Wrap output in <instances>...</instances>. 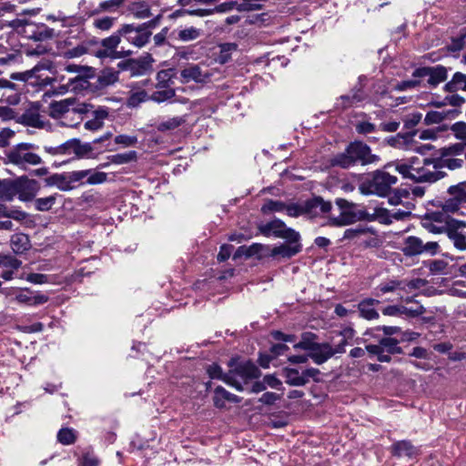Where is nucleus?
I'll return each instance as SVG.
<instances>
[{
    "label": "nucleus",
    "mask_w": 466,
    "mask_h": 466,
    "mask_svg": "<svg viewBox=\"0 0 466 466\" xmlns=\"http://www.w3.org/2000/svg\"><path fill=\"white\" fill-rule=\"evenodd\" d=\"M380 161V157L373 154L370 146L362 141L355 140L350 142L343 152L330 157L329 165L348 169L357 164L361 166L376 165Z\"/></svg>",
    "instance_id": "1"
},
{
    "label": "nucleus",
    "mask_w": 466,
    "mask_h": 466,
    "mask_svg": "<svg viewBox=\"0 0 466 466\" xmlns=\"http://www.w3.org/2000/svg\"><path fill=\"white\" fill-rule=\"evenodd\" d=\"M397 182V177L378 169L360 185L359 189L363 195H376L384 198L390 195L391 187Z\"/></svg>",
    "instance_id": "2"
},
{
    "label": "nucleus",
    "mask_w": 466,
    "mask_h": 466,
    "mask_svg": "<svg viewBox=\"0 0 466 466\" xmlns=\"http://www.w3.org/2000/svg\"><path fill=\"white\" fill-rule=\"evenodd\" d=\"M48 114L55 119H66L69 115H78L81 119L82 115L88 114L93 108V105L81 103L74 97L53 101L49 105Z\"/></svg>",
    "instance_id": "3"
},
{
    "label": "nucleus",
    "mask_w": 466,
    "mask_h": 466,
    "mask_svg": "<svg viewBox=\"0 0 466 466\" xmlns=\"http://www.w3.org/2000/svg\"><path fill=\"white\" fill-rule=\"evenodd\" d=\"M336 205L340 209V214L338 217L329 218L328 225L329 226L344 227L358 221H363V218H368L365 215V209H357V204L345 198H337Z\"/></svg>",
    "instance_id": "4"
},
{
    "label": "nucleus",
    "mask_w": 466,
    "mask_h": 466,
    "mask_svg": "<svg viewBox=\"0 0 466 466\" xmlns=\"http://www.w3.org/2000/svg\"><path fill=\"white\" fill-rule=\"evenodd\" d=\"M35 147L31 143H20L12 147L6 154L8 163L25 169L28 166L42 163V158L31 150Z\"/></svg>",
    "instance_id": "5"
},
{
    "label": "nucleus",
    "mask_w": 466,
    "mask_h": 466,
    "mask_svg": "<svg viewBox=\"0 0 466 466\" xmlns=\"http://www.w3.org/2000/svg\"><path fill=\"white\" fill-rule=\"evenodd\" d=\"M156 22L154 20L148 21L137 26L134 25H123L119 28V34L130 44L141 48L149 40L152 32L151 29L155 27Z\"/></svg>",
    "instance_id": "6"
},
{
    "label": "nucleus",
    "mask_w": 466,
    "mask_h": 466,
    "mask_svg": "<svg viewBox=\"0 0 466 466\" xmlns=\"http://www.w3.org/2000/svg\"><path fill=\"white\" fill-rule=\"evenodd\" d=\"M332 206L330 202L324 201L320 197L309 199L303 204L292 203L286 205L285 211L289 217L298 218L304 214L317 215L320 213H328L330 211Z\"/></svg>",
    "instance_id": "7"
},
{
    "label": "nucleus",
    "mask_w": 466,
    "mask_h": 466,
    "mask_svg": "<svg viewBox=\"0 0 466 466\" xmlns=\"http://www.w3.org/2000/svg\"><path fill=\"white\" fill-rule=\"evenodd\" d=\"M258 229L264 237H275L283 239H291L293 241L300 240V235L298 231L291 228H288L287 225L279 218H275L266 223H260L258 226Z\"/></svg>",
    "instance_id": "8"
},
{
    "label": "nucleus",
    "mask_w": 466,
    "mask_h": 466,
    "mask_svg": "<svg viewBox=\"0 0 466 466\" xmlns=\"http://www.w3.org/2000/svg\"><path fill=\"white\" fill-rule=\"evenodd\" d=\"M436 158H423L422 164L419 168H411L414 172L411 174V180L419 183L429 182L434 183L445 177L443 170H439Z\"/></svg>",
    "instance_id": "9"
},
{
    "label": "nucleus",
    "mask_w": 466,
    "mask_h": 466,
    "mask_svg": "<svg viewBox=\"0 0 466 466\" xmlns=\"http://www.w3.org/2000/svg\"><path fill=\"white\" fill-rule=\"evenodd\" d=\"M439 250V244L435 241L424 243L421 238L409 236L404 239L402 252L405 256L413 257L421 254L435 255Z\"/></svg>",
    "instance_id": "10"
},
{
    "label": "nucleus",
    "mask_w": 466,
    "mask_h": 466,
    "mask_svg": "<svg viewBox=\"0 0 466 466\" xmlns=\"http://www.w3.org/2000/svg\"><path fill=\"white\" fill-rule=\"evenodd\" d=\"M122 34H119V29L101 40V48L96 50V56L98 58H122L131 55V51H117L116 47L121 42Z\"/></svg>",
    "instance_id": "11"
},
{
    "label": "nucleus",
    "mask_w": 466,
    "mask_h": 466,
    "mask_svg": "<svg viewBox=\"0 0 466 466\" xmlns=\"http://www.w3.org/2000/svg\"><path fill=\"white\" fill-rule=\"evenodd\" d=\"M46 150L52 155L74 154L76 157H83L92 151V147L89 144H81L77 138H72L57 147H46Z\"/></svg>",
    "instance_id": "12"
},
{
    "label": "nucleus",
    "mask_w": 466,
    "mask_h": 466,
    "mask_svg": "<svg viewBox=\"0 0 466 466\" xmlns=\"http://www.w3.org/2000/svg\"><path fill=\"white\" fill-rule=\"evenodd\" d=\"M39 107V103H31L22 115L17 114L16 123L39 129L49 127V122L40 114Z\"/></svg>",
    "instance_id": "13"
},
{
    "label": "nucleus",
    "mask_w": 466,
    "mask_h": 466,
    "mask_svg": "<svg viewBox=\"0 0 466 466\" xmlns=\"http://www.w3.org/2000/svg\"><path fill=\"white\" fill-rule=\"evenodd\" d=\"M412 77H428V84L431 87H436L439 84L447 79L448 69L441 65L435 66H421L413 71Z\"/></svg>",
    "instance_id": "14"
},
{
    "label": "nucleus",
    "mask_w": 466,
    "mask_h": 466,
    "mask_svg": "<svg viewBox=\"0 0 466 466\" xmlns=\"http://www.w3.org/2000/svg\"><path fill=\"white\" fill-rule=\"evenodd\" d=\"M234 377L242 384H248L249 380L260 377L259 369L251 361H246L238 364L234 370H231Z\"/></svg>",
    "instance_id": "15"
},
{
    "label": "nucleus",
    "mask_w": 466,
    "mask_h": 466,
    "mask_svg": "<svg viewBox=\"0 0 466 466\" xmlns=\"http://www.w3.org/2000/svg\"><path fill=\"white\" fill-rule=\"evenodd\" d=\"M207 372L211 379L220 380L238 391L244 390L243 385L234 377V373H231V370L228 373H223L221 367L213 363L208 367Z\"/></svg>",
    "instance_id": "16"
},
{
    "label": "nucleus",
    "mask_w": 466,
    "mask_h": 466,
    "mask_svg": "<svg viewBox=\"0 0 466 466\" xmlns=\"http://www.w3.org/2000/svg\"><path fill=\"white\" fill-rule=\"evenodd\" d=\"M286 243L274 247L269 255L273 258L281 257L282 258H290L302 250L300 240L293 241L291 239H285Z\"/></svg>",
    "instance_id": "17"
},
{
    "label": "nucleus",
    "mask_w": 466,
    "mask_h": 466,
    "mask_svg": "<svg viewBox=\"0 0 466 466\" xmlns=\"http://www.w3.org/2000/svg\"><path fill=\"white\" fill-rule=\"evenodd\" d=\"M93 75L94 73H88V75H76L74 77H69L66 84L59 86L60 93L68 91L78 93L87 89L90 86L88 78Z\"/></svg>",
    "instance_id": "18"
},
{
    "label": "nucleus",
    "mask_w": 466,
    "mask_h": 466,
    "mask_svg": "<svg viewBox=\"0 0 466 466\" xmlns=\"http://www.w3.org/2000/svg\"><path fill=\"white\" fill-rule=\"evenodd\" d=\"M334 356L332 346L328 343H316L311 352H309V357L314 363L321 365Z\"/></svg>",
    "instance_id": "19"
},
{
    "label": "nucleus",
    "mask_w": 466,
    "mask_h": 466,
    "mask_svg": "<svg viewBox=\"0 0 466 466\" xmlns=\"http://www.w3.org/2000/svg\"><path fill=\"white\" fill-rule=\"evenodd\" d=\"M39 184L35 179L23 178L18 182L17 192L23 201L32 200L39 190Z\"/></svg>",
    "instance_id": "20"
},
{
    "label": "nucleus",
    "mask_w": 466,
    "mask_h": 466,
    "mask_svg": "<svg viewBox=\"0 0 466 466\" xmlns=\"http://www.w3.org/2000/svg\"><path fill=\"white\" fill-rule=\"evenodd\" d=\"M417 130L409 131L407 133H398L395 136L389 137L385 139L387 145L400 149H409L413 144V137L417 134Z\"/></svg>",
    "instance_id": "21"
},
{
    "label": "nucleus",
    "mask_w": 466,
    "mask_h": 466,
    "mask_svg": "<svg viewBox=\"0 0 466 466\" xmlns=\"http://www.w3.org/2000/svg\"><path fill=\"white\" fill-rule=\"evenodd\" d=\"M380 304V300L376 299H364L358 304L360 316L367 320L378 319L379 312L375 309V305Z\"/></svg>",
    "instance_id": "22"
},
{
    "label": "nucleus",
    "mask_w": 466,
    "mask_h": 466,
    "mask_svg": "<svg viewBox=\"0 0 466 466\" xmlns=\"http://www.w3.org/2000/svg\"><path fill=\"white\" fill-rule=\"evenodd\" d=\"M422 164V160L419 157H413L407 160L396 161L393 165L396 171H398L404 178H411V174L414 172L411 170L419 168Z\"/></svg>",
    "instance_id": "23"
},
{
    "label": "nucleus",
    "mask_w": 466,
    "mask_h": 466,
    "mask_svg": "<svg viewBox=\"0 0 466 466\" xmlns=\"http://www.w3.org/2000/svg\"><path fill=\"white\" fill-rule=\"evenodd\" d=\"M180 76L183 78L184 83H188L190 81L201 83L208 76L207 73L203 72L202 67L198 65H189L181 70Z\"/></svg>",
    "instance_id": "24"
},
{
    "label": "nucleus",
    "mask_w": 466,
    "mask_h": 466,
    "mask_svg": "<svg viewBox=\"0 0 466 466\" xmlns=\"http://www.w3.org/2000/svg\"><path fill=\"white\" fill-rule=\"evenodd\" d=\"M226 401L238 403L240 398L226 390L222 386H218L214 390L213 402L217 408H224Z\"/></svg>",
    "instance_id": "25"
},
{
    "label": "nucleus",
    "mask_w": 466,
    "mask_h": 466,
    "mask_svg": "<svg viewBox=\"0 0 466 466\" xmlns=\"http://www.w3.org/2000/svg\"><path fill=\"white\" fill-rule=\"evenodd\" d=\"M402 286L403 280L388 279L375 287L372 294L377 298H380L385 294L394 293L399 289H403Z\"/></svg>",
    "instance_id": "26"
},
{
    "label": "nucleus",
    "mask_w": 466,
    "mask_h": 466,
    "mask_svg": "<svg viewBox=\"0 0 466 466\" xmlns=\"http://www.w3.org/2000/svg\"><path fill=\"white\" fill-rule=\"evenodd\" d=\"M391 452L397 457L413 458L418 454V450L409 441H396L391 446Z\"/></svg>",
    "instance_id": "27"
},
{
    "label": "nucleus",
    "mask_w": 466,
    "mask_h": 466,
    "mask_svg": "<svg viewBox=\"0 0 466 466\" xmlns=\"http://www.w3.org/2000/svg\"><path fill=\"white\" fill-rule=\"evenodd\" d=\"M11 248L15 254H24L31 248V243L27 235L16 233L11 237Z\"/></svg>",
    "instance_id": "28"
},
{
    "label": "nucleus",
    "mask_w": 466,
    "mask_h": 466,
    "mask_svg": "<svg viewBox=\"0 0 466 466\" xmlns=\"http://www.w3.org/2000/svg\"><path fill=\"white\" fill-rule=\"evenodd\" d=\"M151 62L152 59L150 56L140 58V59H131L129 72L131 76H144L149 73L148 71L151 69Z\"/></svg>",
    "instance_id": "29"
},
{
    "label": "nucleus",
    "mask_w": 466,
    "mask_h": 466,
    "mask_svg": "<svg viewBox=\"0 0 466 466\" xmlns=\"http://www.w3.org/2000/svg\"><path fill=\"white\" fill-rule=\"evenodd\" d=\"M202 34L203 31L201 29L194 26L179 29L172 33L176 39L180 40L182 42L194 41L200 37Z\"/></svg>",
    "instance_id": "30"
},
{
    "label": "nucleus",
    "mask_w": 466,
    "mask_h": 466,
    "mask_svg": "<svg viewBox=\"0 0 466 466\" xmlns=\"http://www.w3.org/2000/svg\"><path fill=\"white\" fill-rule=\"evenodd\" d=\"M0 89L15 91L14 94L6 96L5 101L8 105L16 106L20 103L21 95L17 85L5 78H0Z\"/></svg>",
    "instance_id": "31"
},
{
    "label": "nucleus",
    "mask_w": 466,
    "mask_h": 466,
    "mask_svg": "<svg viewBox=\"0 0 466 466\" xmlns=\"http://www.w3.org/2000/svg\"><path fill=\"white\" fill-rule=\"evenodd\" d=\"M283 374L285 382L290 386L301 387L307 384V380L303 378V374L299 373L297 369L284 368Z\"/></svg>",
    "instance_id": "32"
},
{
    "label": "nucleus",
    "mask_w": 466,
    "mask_h": 466,
    "mask_svg": "<svg viewBox=\"0 0 466 466\" xmlns=\"http://www.w3.org/2000/svg\"><path fill=\"white\" fill-rule=\"evenodd\" d=\"M365 215L368 217V218H363V221L371 222L377 220L386 225L391 223V214L385 208H374L373 213H369L367 210H365Z\"/></svg>",
    "instance_id": "33"
},
{
    "label": "nucleus",
    "mask_w": 466,
    "mask_h": 466,
    "mask_svg": "<svg viewBox=\"0 0 466 466\" xmlns=\"http://www.w3.org/2000/svg\"><path fill=\"white\" fill-rule=\"evenodd\" d=\"M459 89L466 91V74L456 72L452 78L445 84L444 90L454 93Z\"/></svg>",
    "instance_id": "34"
},
{
    "label": "nucleus",
    "mask_w": 466,
    "mask_h": 466,
    "mask_svg": "<svg viewBox=\"0 0 466 466\" xmlns=\"http://www.w3.org/2000/svg\"><path fill=\"white\" fill-rule=\"evenodd\" d=\"M118 75L119 73L112 68L102 70L97 77L98 86L105 88L114 85L118 81Z\"/></svg>",
    "instance_id": "35"
},
{
    "label": "nucleus",
    "mask_w": 466,
    "mask_h": 466,
    "mask_svg": "<svg viewBox=\"0 0 466 466\" xmlns=\"http://www.w3.org/2000/svg\"><path fill=\"white\" fill-rule=\"evenodd\" d=\"M147 100H150V96H148L147 93L143 89H139L132 86L127 97V106L136 107Z\"/></svg>",
    "instance_id": "36"
},
{
    "label": "nucleus",
    "mask_w": 466,
    "mask_h": 466,
    "mask_svg": "<svg viewBox=\"0 0 466 466\" xmlns=\"http://www.w3.org/2000/svg\"><path fill=\"white\" fill-rule=\"evenodd\" d=\"M116 18L109 15L96 16L92 22V25L96 30L107 32L115 25Z\"/></svg>",
    "instance_id": "37"
},
{
    "label": "nucleus",
    "mask_w": 466,
    "mask_h": 466,
    "mask_svg": "<svg viewBox=\"0 0 466 466\" xmlns=\"http://www.w3.org/2000/svg\"><path fill=\"white\" fill-rule=\"evenodd\" d=\"M381 350L389 354H401L403 352L401 347L399 346L400 341L391 337H384L380 339Z\"/></svg>",
    "instance_id": "38"
},
{
    "label": "nucleus",
    "mask_w": 466,
    "mask_h": 466,
    "mask_svg": "<svg viewBox=\"0 0 466 466\" xmlns=\"http://www.w3.org/2000/svg\"><path fill=\"white\" fill-rule=\"evenodd\" d=\"M128 11L138 19H144L150 16V9L145 2H134L129 5Z\"/></svg>",
    "instance_id": "39"
},
{
    "label": "nucleus",
    "mask_w": 466,
    "mask_h": 466,
    "mask_svg": "<svg viewBox=\"0 0 466 466\" xmlns=\"http://www.w3.org/2000/svg\"><path fill=\"white\" fill-rule=\"evenodd\" d=\"M80 5L82 6L84 17L90 18L101 15L99 2H96V0H81Z\"/></svg>",
    "instance_id": "40"
},
{
    "label": "nucleus",
    "mask_w": 466,
    "mask_h": 466,
    "mask_svg": "<svg viewBox=\"0 0 466 466\" xmlns=\"http://www.w3.org/2000/svg\"><path fill=\"white\" fill-rule=\"evenodd\" d=\"M46 183L47 186H56L63 191L70 188L66 174H54L46 179Z\"/></svg>",
    "instance_id": "41"
},
{
    "label": "nucleus",
    "mask_w": 466,
    "mask_h": 466,
    "mask_svg": "<svg viewBox=\"0 0 466 466\" xmlns=\"http://www.w3.org/2000/svg\"><path fill=\"white\" fill-rule=\"evenodd\" d=\"M137 158V153L136 151H128L125 153L116 154L108 157L111 163L116 165H122L132 161H136Z\"/></svg>",
    "instance_id": "42"
},
{
    "label": "nucleus",
    "mask_w": 466,
    "mask_h": 466,
    "mask_svg": "<svg viewBox=\"0 0 466 466\" xmlns=\"http://www.w3.org/2000/svg\"><path fill=\"white\" fill-rule=\"evenodd\" d=\"M436 159L437 162L435 163L437 164L439 170H442L443 167H448L449 169L453 170L456 168H460L463 164V160L461 158H449L448 157H442L441 156L440 158Z\"/></svg>",
    "instance_id": "43"
},
{
    "label": "nucleus",
    "mask_w": 466,
    "mask_h": 466,
    "mask_svg": "<svg viewBox=\"0 0 466 466\" xmlns=\"http://www.w3.org/2000/svg\"><path fill=\"white\" fill-rule=\"evenodd\" d=\"M316 338V335L311 332H305L302 334L301 340L294 345V349L296 350H304L311 352L317 342L313 341V339Z\"/></svg>",
    "instance_id": "44"
},
{
    "label": "nucleus",
    "mask_w": 466,
    "mask_h": 466,
    "mask_svg": "<svg viewBox=\"0 0 466 466\" xmlns=\"http://www.w3.org/2000/svg\"><path fill=\"white\" fill-rule=\"evenodd\" d=\"M125 3V0H104L99 2L101 14L116 12Z\"/></svg>",
    "instance_id": "45"
},
{
    "label": "nucleus",
    "mask_w": 466,
    "mask_h": 466,
    "mask_svg": "<svg viewBox=\"0 0 466 466\" xmlns=\"http://www.w3.org/2000/svg\"><path fill=\"white\" fill-rule=\"evenodd\" d=\"M404 209H399L394 212H390L391 214V221L395 220H404L410 217L412 210L415 208V205L410 201H405Z\"/></svg>",
    "instance_id": "46"
},
{
    "label": "nucleus",
    "mask_w": 466,
    "mask_h": 466,
    "mask_svg": "<svg viewBox=\"0 0 466 466\" xmlns=\"http://www.w3.org/2000/svg\"><path fill=\"white\" fill-rule=\"evenodd\" d=\"M448 193L452 196V198H459L461 202H466V181L451 186L448 188Z\"/></svg>",
    "instance_id": "47"
},
{
    "label": "nucleus",
    "mask_w": 466,
    "mask_h": 466,
    "mask_svg": "<svg viewBox=\"0 0 466 466\" xmlns=\"http://www.w3.org/2000/svg\"><path fill=\"white\" fill-rule=\"evenodd\" d=\"M175 96L176 91L174 88H165L164 90L155 91L150 96V100L155 101L157 103H162L173 98Z\"/></svg>",
    "instance_id": "48"
},
{
    "label": "nucleus",
    "mask_w": 466,
    "mask_h": 466,
    "mask_svg": "<svg viewBox=\"0 0 466 466\" xmlns=\"http://www.w3.org/2000/svg\"><path fill=\"white\" fill-rule=\"evenodd\" d=\"M286 204L279 200L268 199L261 208V211L264 214L270 212H282L285 211Z\"/></svg>",
    "instance_id": "49"
},
{
    "label": "nucleus",
    "mask_w": 466,
    "mask_h": 466,
    "mask_svg": "<svg viewBox=\"0 0 466 466\" xmlns=\"http://www.w3.org/2000/svg\"><path fill=\"white\" fill-rule=\"evenodd\" d=\"M57 440L64 445H70L76 441V433L73 429L63 428L57 433Z\"/></svg>",
    "instance_id": "50"
},
{
    "label": "nucleus",
    "mask_w": 466,
    "mask_h": 466,
    "mask_svg": "<svg viewBox=\"0 0 466 466\" xmlns=\"http://www.w3.org/2000/svg\"><path fill=\"white\" fill-rule=\"evenodd\" d=\"M462 202L459 200V198H450L446 200H444L441 207V209L442 211L445 213V214H454L456 212L459 211L460 209V206Z\"/></svg>",
    "instance_id": "51"
},
{
    "label": "nucleus",
    "mask_w": 466,
    "mask_h": 466,
    "mask_svg": "<svg viewBox=\"0 0 466 466\" xmlns=\"http://www.w3.org/2000/svg\"><path fill=\"white\" fill-rule=\"evenodd\" d=\"M172 69L161 70L157 74V88H167L171 82Z\"/></svg>",
    "instance_id": "52"
},
{
    "label": "nucleus",
    "mask_w": 466,
    "mask_h": 466,
    "mask_svg": "<svg viewBox=\"0 0 466 466\" xmlns=\"http://www.w3.org/2000/svg\"><path fill=\"white\" fill-rule=\"evenodd\" d=\"M184 122H185V119H183L182 117L175 116V117L167 119V121L161 122L157 126V130L161 131V132L167 131V130H173V129L178 127L179 126H181Z\"/></svg>",
    "instance_id": "53"
},
{
    "label": "nucleus",
    "mask_w": 466,
    "mask_h": 466,
    "mask_svg": "<svg viewBox=\"0 0 466 466\" xmlns=\"http://www.w3.org/2000/svg\"><path fill=\"white\" fill-rule=\"evenodd\" d=\"M56 202V196L39 198L35 200V207L39 211H48L52 208Z\"/></svg>",
    "instance_id": "54"
},
{
    "label": "nucleus",
    "mask_w": 466,
    "mask_h": 466,
    "mask_svg": "<svg viewBox=\"0 0 466 466\" xmlns=\"http://www.w3.org/2000/svg\"><path fill=\"white\" fill-rule=\"evenodd\" d=\"M465 146L461 143H456L441 149V156L447 157L450 156H459L464 152Z\"/></svg>",
    "instance_id": "55"
},
{
    "label": "nucleus",
    "mask_w": 466,
    "mask_h": 466,
    "mask_svg": "<svg viewBox=\"0 0 466 466\" xmlns=\"http://www.w3.org/2000/svg\"><path fill=\"white\" fill-rule=\"evenodd\" d=\"M21 264L22 262L12 255H0V267L17 269Z\"/></svg>",
    "instance_id": "56"
},
{
    "label": "nucleus",
    "mask_w": 466,
    "mask_h": 466,
    "mask_svg": "<svg viewBox=\"0 0 466 466\" xmlns=\"http://www.w3.org/2000/svg\"><path fill=\"white\" fill-rule=\"evenodd\" d=\"M447 236L453 242L456 248L460 250L466 249V237L461 232H448Z\"/></svg>",
    "instance_id": "57"
},
{
    "label": "nucleus",
    "mask_w": 466,
    "mask_h": 466,
    "mask_svg": "<svg viewBox=\"0 0 466 466\" xmlns=\"http://www.w3.org/2000/svg\"><path fill=\"white\" fill-rule=\"evenodd\" d=\"M426 309L422 305L416 304L412 307H406L401 305V315H406L410 318H415L425 313Z\"/></svg>",
    "instance_id": "58"
},
{
    "label": "nucleus",
    "mask_w": 466,
    "mask_h": 466,
    "mask_svg": "<svg viewBox=\"0 0 466 466\" xmlns=\"http://www.w3.org/2000/svg\"><path fill=\"white\" fill-rule=\"evenodd\" d=\"M422 115L419 112H414L407 115L403 119L404 127L406 129H411L416 127L421 120Z\"/></svg>",
    "instance_id": "59"
},
{
    "label": "nucleus",
    "mask_w": 466,
    "mask_h": 466,
    "mask_svg": "<svg viewBox=\"0 0 466 466\" xmlns=\"http://www.w3.org/2000/svg\"><path fill=\"white\" fill-rule=\"evenodd\" d=\"M88 113H91L92 118L97 120L98 122H102L104 125V120L108 117L109 112L108 108L105 106H97L95 108L93 106V108Z\"/></svg>",
    "instance_id": "60"
},
{
    "label": "nucleus",
    "mask_w": 466,
    "mask_h": 466,
    "mask_svg": "<svg viewBox=\"0 0 466 466\" xmlns=\"http://www.w3.org/2000/svg\"><path fill=\"white\" fill-rule=\"evenodd\" d=\"M248 248V258L258 257V258H262V253L264 250L268 249V246H265L260 243H253L252 245L247 247Z\"/></svg>",
    "instance_id": "61"
},
{
    "label": "nucleus",
    "mask_w": 466,
    "mask_h": 466,
    "mask_svg": "<svg viewBox=\"0 0 466 466\" xmlns=\"http://www.w3.org/2000/svg\"><path fill=\"white\" fill-rule=\"evenodd\" d=\"M368 228L358 227L355 228H348L344 231L343 239H355L359 237L367 234Z\"/></svg>",
    "instance_id": "62"
},
{
    "label": "nucleus",
    "mask_w": 466,
    "mask_h": 466,
    "mask_svg": "<svg viewBox=\"0 0 466 466\" xmlns=\"http://www.w3.org/2000/svg\"><path fill=\"white\" fill-rule=\"evenodd\" d=\"M445 118V116L438 111H430L424 117V123L426 125L439 124L442 122Z\"/></svg>",
    "instance_id": "63"
},
{
    "label": "nucleus",
    "mask_w": 466,
    "mask_h": 466,
    "mask_svg": "<svg viewBox=\"0 0 466 466\" xmlns=\"http://www.w3.org/2000/svg\"><path fill=\"white\" fill-rule=\"evenodd\" d=\"M455 137L461 140L466 141V123L457 122L451 127Z\"/></svg>",
    "instance_id": "64"
}]
</instances>
